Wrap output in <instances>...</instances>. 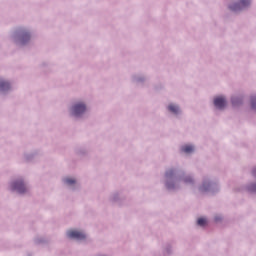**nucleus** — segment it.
<instances>
[{
	"mask_svg": "<svg viewBox=\"0 0 256 256\" xmlns=\"http://www.w3.org/2000/svg\"><path fill=\"white\" fill-rule=\"evenodd\" d=\"M251 5V0H240L239 3L233 4L230 6L231 11H241V9H245V7H249Z\"/></svg>",
	"mask_w": 256,
	"mask_h": 256,
	"instance_id": "f257e3e1",
	"label": "nucleus"
},
{
	"mask_svg": "<svg viewBox=\"0 0 256 256\" xmlns=\"http://www.w3.org/2000/svg\"><path fill=\"white\" fill-rule=\"evenodd\" d=\"M67 236L70 239H77L78 241H83V239H85V237H86L85 233H83L81 231H77V230L68 231Z\"/></svg>",
	"mask_w": 256,
	"mask_h": 256,
	"instance_id": "f03ea898",
	"label": "nucleus"
},
{
	"mask_svg": "<svg viewBox=\"0 0 256 256\" xmlns=\"http://www.w3.org/2000/svg\"><path fill=\"white\" fill-rule=\"evenodd\" d=\"M87 110V107L83 103H78L73 106L72 111L75 117H79V115H83V112Z\"/></svg>",
	"mask_w": 256,
	"mask_h": 256,
	"instance_id": "7ed1b4c3",
	"label": "nucleus"
},
{
	"mask_svg": "<svg viewBox=\"0 0 256 256\" xmlns=\"http://www.w3.org/2000/svg\"><path fill=\"white\" fill-rule=\"evenodd\" d=\"M12 189L14 191H17L18 193H25V191H27V188L25 187L23 181L14 182L12 185Z\"/></svg>",
	"mask_w": 256,
	"mask_h": 256,
	"instance_id": "20e7f679",
	"label": "nucleus"
},
{
	"mask_svg": "<svg viewBox=\"0 0 256 256\" xmlns=\"http://www.w3.org/2000/svg\"><path fill=\"white\" fill-rule=\"evenodd\" d=\"M214 105L217 109H223L225 105H227V102L225 101V98L217 97L214 99Z\"/></svg>",
	"mask_w": 256,
	"mask_h": 256,
	"instance_id": "39448f33",
	"label": "nucleus"
},
{
	"mask_svg": "<svg viewBox=\"0 0 256 256\" xmlns=\"http://www.w3.org/2000/svg\"><path fill=\"white\" fill-rule=\"evenodd\" d=\"M169 112L170 113H174V115H177L179 113V106L175 105V104H170L168 106Z\"/></svg>",
	"mask_w": 256,
	"mask_h": 256,
	"instance_id": "423d86ee",
	"label": "nucleus"
},
{
	"mask_svg": "<svg viewBox=\"0 0 256 256\" xmlns=\"http://www.w3.org/2000/svg\"><path fill=\"white\" fill-rule=\"evenodd\" d=\"M10 84L9 82H5V81H2L0 82V91H7L10 89Z\"/></svg>",
	"mask_w": 256,
	"mask_h": 256,
	"instance_id": "0eeeda50",
	"label": "nucleus"
},
{
	"mask_svg": "<svg viewBox=\"0 0 256 256\" xmlns=\"http://www.w3.org/2000/svg\"><path fill=\"white\" fill-rule=\"evenodd\" d=\"M183 153H193L194 148L191 145H185L182 147Z\"/></svg>",
	"mask_w": 256,
	"mask_h": 256,
	"instance_id": "6e6552de",
	"label": "nucleus"
},
{
	"mask_svg": "<svg viewBox=\"0 0 256 256\" xmlns=\"http://www.w3.org/2000/svg\"><path fill=\"white\" fill-rule=\"evenodd\" d=\"M29 39H31L29 33H24L21 37V43L24 44L26 41H29Z\"/></svg>",
	"mask_w": 256,
	"mask_h": 256,
	"instance_id": "1a4fd4ad",
	"label": "nucleus"
},
{
	"mask_svg": "<svg viewBox=\"0 0 256 256\" xmlns=\"http://www.w3.org/2000/svg\"><path fill=\"white\" fill-rule=\"evenodd\" d=\"M197 223H198V225H200V227H205V225H207V219L199 218Z\"/></svg>",
	"mask_w": 256,
	"mask_h": 256,
	"instance_id": "9d476101",
	"label": "nucleus"
},
{
	"mask_svg": "<svg viewBox=\"0 0 256 256\" xmlns=\"http://www.w3.org/2000/svg\"><path fill=\"white\" fill-rule=\"evenodd\" d=\"M65 183H67V185H74L75 179H73V178H66L65 179Z\"/></svg>",
	"mask_w": 256,
	"mask_h": 256,
	"instance_id": "9b49d317",
	"label": "nucleus"
},
{
	"mask_svg": "<svg viewBox=\"0 0 256 256\" xmlns=\"http://www.w3.org/2000/svg\"><path fill=\"white\" fill-rule=\"evenodd\" d=\"M251 103H252V109L256 110V98H252Z\"/></svg>",
	"mask_w": 256,
	"mask_h": 256,
	"instance_id": "f8f14e48",
	"label": "nucleus"
},
{
	"mask_svg": "<svg viewBox=\"0 0 256 256\" xmlns=\"http://www.w3.org/2000/svg\"><path fill=\"white\" fill-rule=\"evenodd\" d=\"M250 191H256V184H253V185L250 187Z\"/></svg>",
	"mask_w": 256,
	"mask_h": 256,
	"instance_id": "ddd939ff",
	"label": "nucleus"
},
{
	"mask_svg": "<svg viewBox=\"0 0 256 256\" xmlns=\"http://www.w3.org/2000/svg\"><path fill=\"white\" fill-rule=\"evenodd\" d=\"M232 104H233V105H237V99L233 98V99H232Z\"/></svg>",
	"mask_w": 256,
	"mask_h": 256,
	"instance_id": "4468645a",
	"label": "nucleus"
},
{
	"mask_svg": "<svg viewBox=\"0 0 256 256\" xmlns=\"http://www.w3.org/2000/svg\"><path fill=\"white\" fill-rule=\"evenodd\" d=\"M191 181H193L191 178H186V179H185V182H186V183H191Z\"/></svg>",
	"mask_w": 256,
	"mask_h": 256,
	"instance_id": "2eb2a0df",
	"label": "nucleus"
},
{
	"mask_svg": "<svg viewBox=\"0 0 256 256\" xmlns=\"http://www.w3.org/2000/svg\"><path fill=\"white\" fill-rule=\"evenodd\" d=\"M253 175L256 177V168L253 170Z\"/></svg>",
	"mask_w": 256,
	"mask_h": 256,
	"instance_id": "dca6fc26",
	"label": "nucleus"
},
{
	"mask_svg": "<svg viewBox=\"0 0 256 256\" xmlns=\"http://www.w3.org/2000/svg\"><path fill=\"white\" fill-rule=\"evenodd\" d=\"M218 220H219V218L216 217V218H215V221H218Z\"/></svg>",
	"mask_w": 256,
	"mask_h": 256,
	"instance_id": "f3484780",
	"label": "nucleus"
}]
</instances>
